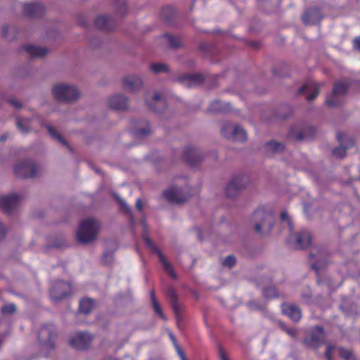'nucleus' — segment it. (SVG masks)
I'll list each match as a JSON object with an SVG mask.
<instances>
[{"mask_svg": "<svg viewBox=\"0 0 360 360\" xmlns=\"http://www.w3.org/2000/svg\"><path fill=\"white\" fill-rule=\"evenodd\" d=\"M170 338L173 340V342H175V339H174V335L172 334H170Z\"/></svg>", "mask_w": 360, "mask_h": 360, "instance_id": "63", "label": "nucleus"}, {"mask_svg": "<svg viewBox=\"0 0 360 360\" xmlns=\"http://www.w3.org/2000/svg\"><path fill=\"white\" fill-rule=\"evenodd\" d=\"M178 80L181 83L184 84L187 87L192 88L203 84L205 78L202 74H189L180 76Z\"/></svg>", "mask_w": 360, "mask_h": 360, "instance_id": "18", "label": "nucleus"}, {"mask_svg": "<svg viewBox=\"0 0 360 360\" xmlns=\"http://www.w3.org/2000/svg\"><path fill=\"white\" fill-rule=\"evenodd\" d=\"M163 37L168 39V43L170 47L177 48L181 46L180 38L179 37L170 35L169 34H165Z\"/></svg>", "mask_w": 360, "mask_h": 360, "instance_id": "39", "label": "nucleus"}, {"mask_svg": "<svg viewBox=\"0 0 360 360\" xmlns=\"http://www.w3.org/2000/svg\"><path fill=\"white\" fill-rule=\"evenodd\" d=\"M147 106L154 111L159 113L162 112L167 108L165 99L158 94H155L151 101H146Z\"/></svg>", "mask_w": 360, "mask_h": 360, "instance_id": "24", "label": "nucleus"}, {"mask_svg": "<svg viewBox=\"0 0 360 360\" xmlns=\"http://www.w3.org/2000/svg\"><path fill=\"white\" fill-rule=\"evenodd\" d=\"M176 349L178 355L181 358V360H187L184 351L175 343Z\"/></svg>", "mask_w": 360, "mask_h": 360, "instance_id": "50", "label": "nucleus"}, {"mask_svg": "<svg viewBox=\"0 0 360 360\" xmlns=\"http://www.w3.org/2000/svg\"><path fill=\"white\" fill-rule=\"evenodd\" d=\"M199 48L202 51H208V45L206 43H201L199 46Z\"/></svg>", "mask_w": 360, "mask_h": 360, "instance_id": "57", "label": "nucleus"}, {"mask_svg": "<svg viewBox=\"0 0 360 360\" xmlns=\"http://www.w3.org/2000/svg\"><path fill=\"white\" fill-rule=\"evenodd\" d=\"M8 27L7 26L4 27L3 29V32L4 35H6V33L8 32Z\"/></svg>", "mask_w": 360, "mask_h": 360, "instance_id": "61", "label": "nucleus"}, {"mask_svg": "<svg viewBox=\"0 0 360 360\" xmlns=\"http://www.w3.org/2000/svg\"><path fill=\"white\" fill-rule=\"evenodd\" d=\"M150 68L154 73L167 72L169 70L167 65L160 63L151 64Z\"/></svg>", "mask_w": 360, "mask_h": 360, "instance_id": "37", "label": "nucleus"}, {"mask_svg": "<svg viewBox=\"0 0 360 360\" xmlns=\"http://www.w3.org/2000/svg\"><path fill=\"white\" fill-rule=\"evenodd\" d=\"M71 292L72 286L70 283L58 281L53 284L50 290V297L53 301L58 302L66 297Z\"/></svg>", "mask_w": 360, "mask_h": 360, "instance_id": "11", "label": "nucleus"}, {"mask_svg": "<svg viewBox=\"0 0 360 360\" xmlns=\"http://www.w3.org/2000/svg\"><path fill=\"white\" fill-rule=\"evenodd\" d=\"M146 245L152 251L155 252L159 258L160 263L163 267L164 271L172 278H176V274L174 271L172 265L168 262L162 252L153 243L152 240L149 238L148 235H144L143 236Z\"/></svg>", "mask_w": 360, "mask_h": 360, "instance_id": "7", "label": "nucleus"}, {"mask_svg": "<svg viewBox=\"0 0 360 360\" xmlns=\"http://www.w3.org/2000/svg\"><path fill=\"white\" fill-rule=\"evenodd\" d=\"M325 341V332L322 326H316L311 328L309 335L304 340L303 343L311 348L319 347Z\"/></svg>", "mask_w": 360, "mask_h": 360, "instance_id": "5", "label": "nucleus"}, {"mask_svg": "<svg viewBox=\"0 0 360 360\" xmlns=\"http://www.w3.org/2000/svg\"><path fill=\"white\" fill-rule=\"evenodd\" d=\"M335 349V345H332L331 343H328L326 347V349L325 352V355L327 359V360H333L332 356L333 353Z\"/></svg>", "mask_w": 360, "mask_h": 360, "instance_id": "45", "label": "nucleus"}, {"mask_svg": "<svg viewBox=\"0 0 360 360\" xmlns=\"http://www.w3.org/2000/svg\"><path fill=\"white\" fill-rule=\"evenodd\" d=\"M339 355L344 360H356V356L352 351L346 349L343 347L339 349Z\"/></svg>", "mask_w": 360, "mask_h": 360, "instance_id": "40", "label": "nucleus"}, {"mask_svg": "<svg viewBox=\"0 0 360 360\" xmlns=\"http://www.w3.org/2000/svg\"><path fill=\"white\" fill-rule=\"evenodd\" d=\"M279 325H280L281 328V329H282L285 333L286 332V330H288V329H289V328H288V327H287V326H286V325H285L284 323H283V322H280V323H279Z\"/></svg>", "mask_w": 360, "mask_h": 360, "instance_id": "59", "label": "nucleus"}, {"mask_svg": "<svg viewBox=\"0 0 360 360\" xmlns=\"http://www.w3.org/2000/svg\"><path fill=\"white\" fill-rule=\"evenodd\" d=\"M161 17L169 25H172L176 16V10L172 6L164 7L161 11Z\"/></svg>", "mask_w": 360, "mask_h": 360, "instance_id": "31", "label": "nucleus"}, {"mask_svg": "<svg viewBox=\"0 0 360 360\" xmlns=\"http://www.w3.org/2000/svg\"><path fill=\"white\" fill-rule=\"evenodd\" d=\"M230 110L231 107L229 103H223L219 100H216L212 102L208 108L210 112H226Z\"/></svg>", "mask_w": 360, "mask_h": 360, "instance_id": "32", "label": "nucleus"}, {"mask_svg": "<svg viewBox=\"0 0 360 360\" xmlns=\"http://www.w3.org/2000/svg\"><path fill=\"white\" fill-rule=\"evenodd\" d=\"M99 228L98 221L94 218H88L82 221L77 233V240L83 244L92 242L96 238Z\"/></svg>", "mask_w": 360, "mask_h": 360, "instance_id": "1", "label": "nucleus"}, {"mask_svg": "<svg viewBox=\"0 0 360 360\" xmlns=\"http://www.w3.org/2000/svg\"><path fill=\"white\" fill-rule=\"evenodd\" d=\"M281 310L283 314L287 316L294 322H298L301 319V310L295 304L283 303L281 304Z\"/></svg>", "mask_w": 360, "mask_h": 360, "instance_id": "21", "label": "nucleus"}, {"mask_svg": "<svg viewBox=\"0 0 360 360\" xmlns=\"http://www.w3.org/2000/svg\"><path fill=\"white\" fill-rule=\"evenodd\" d=\"M163 197L169 202L181 204L186 202L190 195H182L181 189L174 187L163 192Z\"/></svg>", "mask_w": 360, "mask_h": 360, "instance_id": "15", "label": "nucleus"}, {"mask_svg": "<svg viewBox=\"0 0 360 360\" xmlns=\"http://www.w3.org/2000/svg\"><path fill=\"white\" fill-rule=\"evenodd\" d=\"M319 255H317L314 252H311L310 253L311 259L312 258L316 257H322L325 255V253L323 252V250H319ZM326 265V262L325 260H321L319 258H318L316 262L311 264V268L316 271V274H319V269L323 268Z\"/></svg>", "mask_w": 360, "mask_h": 360, "instance_id": "34", "label": "nucleus"}, {"mask_svg": "<svg viewBox=\"0 0 360 360\" xmlns=\"http://www.w3.org/2000/svg\"><path fill=\"white\" fill-rule=\"evenodd\" d=\"M221 133L235 142L243 143L248 138L246 131L238 124L232 126L230 123H226L221 127Z\"/></svg>", "mask_w": 360, "mask_h": 360, "instance_id": "4", "label": "nucleus"}, {"mask_svg": "<svg viewBox=\"0 0 360 360\" xmlns=\"http://www.w3.org/2000/svg\"><path fill=\"white\" fill-rule=\"evenodd\" d=\"M20 200L19 195L13 193L0 196V208L6 213L11 214L18 205Z\"/></svg>", "mask_w": 360, "mask_h": 360, "instance_id": "14", "label": "nucleus"}, {"mask_svg": "<svg viewBox=\"0 0 360 360\" xmlns=\"http://www.w3.org/2000/svg\"><path fill=\"white\" fill-rule=\"evenodd\" d=\"M8 101V103H9L11 105H13V106L15 108H16V109H20V108H22V104H21V103H20L19 101H16V100H15V99H13V98H11V99H9Z\"/></svg>", "mask_w": 360, "mask_h": 360, "instance_id": "49", "label": "nucleus"}, {"mask_svg": "<svg viewBox=\"0 0 360 360\" xmlns=\"http://www.w3.org/2000/svg\"><path fill=\"white\" fill-rule=\"evenodd\" d=\"M116 199L117 200L120 207L122 209L125 210L127 212L129 211V207L127 206V203L125 202V201L124 200H122V199H121V198H120L118 197H116Z\"/></svg>", "mask_w": 360, "mask_h": 360, "instance_id": "52", "label": "nucleus"}, {"mask_svg": "<svg viewBox=\"0 0 360 360\" xmlns=\"http://www.w3.org/2000/svg\"><path fill=\"white\" fill-rule=\"evenodd\" d=\"M112 260V253L108 252H104L103 256L102 257L103 263L105 264H108L111 263Z\"/></svg>", "mask_w": 360, "mask_h": 360, "instance_id": "47", "label": "nucleus"}, {"mask_svg": "<svg viewBox=\"0 0 360 360\" xmlns=\"http://www.w3.org/2000/svg\"><path fill=\"white\" fill-rule=\"evenodd\" d=\"M198 238H199L200 240H202L201 233H200V232H199V233H198Z\"/></svg>", "mask_w": 360, "mask_h": 360, "instance_id": "64", "label": "nucleus"}, {"mask_svg": "<svg viewBox=\"0 0 360 360\" xmlns=\"http://www.w3.org/2000/svg\"><path fill=\"white\" fill-rule=\"evenodd\" d=\"M103 360H117V359H115V358H112V357H107V358H105Z\"/></svg>", "mask_w": 360, "mask_h": 360, "instance_id": "62", "label": "nucleus"}, {"mask_svg": "<svg viewBox=\"0 0 360 360\" xmlns=\"http://www.w3.org/2000/svg\"><path fill=\"white\" fill-rule=\"evenodd\" d=\"M6 139H7V134H2V135L0 136V141H1V142L5 141Z\"/></svg>", "mask_w": 360, "mask_h": 360, "instance_id": "60", "label": "nucleus"}, {"mask_svg": "<svg viewBox=\"0 0 360 360\" xmlns=\"http://www.w3.org/2000/svg\"><path fill=\"white\" fill-rule=\"evenodd\" d=\"M165 295L169 300L172 310L177 321V324L179 325L181 320L182 309L179 303L177 294L173 288L169 287L167 289Z\"/></svg>", "mask_w": 360, "mask_h": 360, "instance_id": "16", "label": "nucleus"}, {"mask_svg": "<svg viewBox=\"0 0 360 360\" xmlns=\"http://www.w3.org/2000/svg\"><path fill=\"white\" fill-rule=\"evenodd\" d=\"M134 131L138 137H144L151 133V128L149 123L146 121H139L135 124Z\"/></svg>", "mask_w": 360, "mask_h": 360, "instance_id": "29", "label": "nucleus"}, {"mask_svg": "<svg viewBox=\"0 0 360 360\" xmlns=\"http://www.w3.org/2000/svg\"><path fill=\"white\" fill-rule=\"evenodd\" d=\"M16 311V306L13 303H10L3 306L1 311L3 314H13Z\"/></svg>", "mask_w": 360, "mask_h": 360, "instance_id": "44", "label": "nucleus"}, {"mask_svg": "<svg viewBox=\"0 0 360 360\" xmlns=\"http://www.w3.org/2000/svg\"><path fill=\"white\" fill-rule=\"evenodd\" d=\"M348 89L347 84L339 82L334 84L332 95L330 97L327 98L326 103L330 107H337L342 104L338 96L345 94Z\"/></svg>", "mask_w": 360, "mask_h": 360, "instance_id": "13", "label": "nucleus"}, {"mask_svg": "<svg viewBox=\"0 0 360 360\" xmlns=\"http://www.w3.org/2000/svg\"><path fill=\"white\" fill-rule=\"evenodd\" d=\"M248 182L249 177L248 176L243 175L234 177L226 186V195L230 198L236 197L242 190L245 188Z\"/></svg>", "mask_w": 360, "mask_h": 360, "instance_id": "10", "label": "nucleus"}, {"mask_svg": "<svg viewBox=\"0 0 360 360\" xmlns=\"http://www.w3.org/2000/svg\"><path fill=\"white\" fill-rule=\"evenodd\" d=\"M150 298L152 305L155 314H157L162 320L166 321V317L164 315L162 309L158 302V300L155 297V291L153 290L150 292Z\"/></svg>", "mask_w": 360, "mask_h": 360, "instance_id": "36", "label": "nucleus"}, {"mask_svg": "<svg viewBox=\"0 0 360 360\" xmlns=\"http://www.w3.org/2000/svg\"><path fill=\"white\" fill-rule=\"evenodd\" d=\"M316 130L313 127H307L304 130L298 131L297 126H292L289 130L288 135L290 138L301 141L304 138H311Z\"/></svg>", "mask_w": 360, "mask_h": 360, "instance_id": "19", "label": "nucleus"}, {"mask_svg": "<svg viewBox=\"0 0 360 360\" xmlns=\"http://www.w3.org/2000/svg\"><path fill=\"white\" fill-rule=\"evenodd\" d=\"M23 50L27 52L31 58L42 57L48 53L46 48L32 45H25Z\"/></svg>", "mask_w": 360, "mask_h": 360, "instance_id": "28", "label": "nucleus"}, {"mask_svg": "<svg viewBox=\"0 0 360 360\" xmlns=\"http://www.w3.org/2000/svg\"><path fill=\"white\" fill-rule=\"evenodd\" d=\"M46 128H47L48 133H49V134L50 135L51 137H52L54 139L58 140V142H60L63 145L65 146L70 150H72V148L70 147V146L65 141V140L58 133V131L54 129V127H53L51 125H47Z\"/></svg>", "mask_w": 360, "mask_h": 360, "instance_id": "35", "label": "nucleus"}, {"mask_svg": "<svg viewBox=\"0 0 360 360\" xmlns=\"http://www.w3.org/2000/svg\"><path fill=\"white\" fill-rule=\"evenodd\" d=\"M39 167L32 161L18 163L14 167V174L18 178L27 179L37 176Z\"/></svg>", "mask_w": 360, "mask_h": 360, "instance_id": "8", "label": "nucleus"}, {"mask_svg": "<svg viewBox=\"0 0 360 360\" xmlns=\"http://www.w3.org/2000/svg\"><path fill=\"white\" fill-rule=\"evenodd\" d=\"M96 307L95 300L91 298H83L79 302V312L84 314H90Z\"/></svg>", "mask_w": 360, "mask_h": 360, "instance_id": "30", "label": "nucleus"}, {"mask_svg": "<svg viewBox=\"0 0 360 360\" xmlns=\"http://www.w3.org/2000/svg\"><path fill=\"white\" fill-rule=\"evenodd\" d=\"M281 219L283 221H286L288 223L290 231H292V229H293L292 224V221H290V218L288 217V214L287 212L283 211V212H281Z\"/></svg>", "mask_w": 360, "mask_h": 360, "instance_id": "46", "label": "nucleus"}, {"mask_svg": "<svg viewBox=\"0 0 360 360\" xmlns=\"http://www.w3.org/2000/svg\"><path fill=\"white\" fill-rule=\"evenodd\" d=\"M94 23L96 28L105 32H111L115 28L113 19L106 15L98 16L95 19Z\"/></svg>", "mask_w": 360, "mask_h": 360, "instance_id": "22", "label": "nucleus"}, {"mask_svg": "<svg viewBox=\"0 0 360 360\" xmlns=\"http://www.w3.org/2000/svg\"><path fill=\"white\" fill-rule=\"evenodd\" d=\"M348 148H349V146H340L335 148L332 150V153H333V156H335L338 158H342L346 155L347 150Z\"/></svg>", "mask_w": 360, "mask_h": 360, "instance_id": "42", "label": "nucleus"}, {"mask_svg": "<svg viewBox=\"0 0 360 360\" xmlns=\"http://www.w3.org/2000/svg\"><path fill=\"white\" fill-rule=\"evenodd\" d=\"M45 8L39 3H28L23 6L24 15L30 18H39L44 14Z\"/></svg>", "mask_w": 360, "mask_h": 360, "instance_id": "20", "label": "nucleus"}, {"mask_svg": "<svg viewBox=\"0 0 360 360\" xmlns=\"http://www.w3.org/2000/svg\"><path fill=\"white\" fill-rule=\"evenodd\" d=\"M236 262V257L233 255H228L222 262V265L229 268L233 267Z\"/></svg>", "mask_w": 360, "mask_h": 360, "instance_id": "43", "label": "nucleus"}, {"mask_svg": "<svg viewBox=\"0 0 360 360\" xmlns=\"http://www.w3.org/2000/svg\"><path fill=\"white\" fill-rule=\"evenodd\" d=\"M54 98L59 101L70 102L79 98L80 94L78 89L72 85L58 84L52 89Z\"/></svg>", "mask_w": 360, "mask_h": 360, "instance_id": "3", "label": "nucleus"}, {"mask_svg": "<svg viewBox=\"0 0 360 360\" xmlns=\"http://www.w3.org/2000/svg\"><path fill=\"white\" fill-rule=\"evenodd\" d=\"M136 208L139 211H141L142 210V202H141V200L140 198H138L136 200Z\"/></svg>", "mask_w": 360, "mask_h": 360, "instance_id": "58", "label": "nucleus"}, {"mask_svg": "<svg viewBox=\"0 0 360 360\" xmlns=\"http://www.w3.org/2000/svg\"><path fill=\"white\" fill-rule=\"evenodd\" d=\"M284 148L283 144L274 141H269L265 144L266 153L269 155L281 153L283 151Z\"/></svg>", "mask_w": 360, "mask_h": 360, "instance_id": "33", "label": "nucleus"}, {"mask_svg": "<svg viewBox=\"0 0 360 360\" xmlns=\"http://www.w3.org/2000/svg\"><path fill=\"white\" fill-rule=\"evenodd\" d=\"M320 11L317 8H314L306 11L302 16V20L304 24H314L316 19L319 18Z\"/></svg>", "mask_w": 360, "mask_h": 360, "instance_id": "27", "label": "nucleus"}, {"mask_svg": "<svg viewBox=\"0 0 360 360\" xmlns=\"http://www.w3.org/2000/svg\"><path fill=\"white\" fill-rule=\"evenodd\" d=\"M353 46L356 50L360 51V36L353 39Z\"/></svg>", "mask_w": 360, "mask_h": 360, "instance_id": "51", "label": "nucleus"}, {"mask_svg": "<svg viewBox=\"0 0 360 360\" xmlns=\"http://www.w3.org/2000/svg\"><path fill=\"white\" fill-rule=\"evenodd\" d=\"M108 105L112 109L125 110L128 108L129 101L127 97L117 94L110 98Z\"/></svg>", "mask_w": 360, "mask_h": 360, "instance_id": "25", "label": "nucleus"}, {"mask_svg": "<svg viewBox=\"0 0 360 360\" xmlns=\"http://www.w3.org/2000/svg\"><path fill=\"white\" fill-rule=\"evenodd\" d=\"M112 1L115 6L117 7V12H119L122 15H124L127 13L126 0H112Z\"/></svg>", "mask_w": 360, "mask_h": 360, "instance_id": "41", "label": "nucleus"}, {"mask_svg": "<svg viewBox=\"0 0 360 360\" xmlns=\"http://www.w3.org/2000/svg\"><path fill=\"white\" fill-rule=\"evenodd\" d=\"M219 356L221 360H229L225 351L223 349L222 347L219 348Z\"/></svg>", "mask_w": 360, "mask_h": 360, "instance_id": "55", "label": "nucleus"}, {"mask_svg": "<svg viewBox=\"0 0 360 360\" xmlns=\"http://www.w3.org/2000/svg\"><path fill=\"white\" fill-rule=\"evenodd\" d=\"M285 333L292 338H295L297 335V330L293 328H289Z\"/></svg>", "mask_w": 360, "mask_h": 360, "instance_id": "53", "label": "nucleus"}, {"mask_svg": "<svg viewBox=\"0 0 360 360\" xmlns=\"http://www.w3.org/2000/svg\"><path fill=\"white\" fill-rule=\"evenodd\" d=\"M123 87L129 92L138 91L143 84V81L136 76H127L122 79Z\"/></svg>", "mask_w": 360, "mask_h": 360, "instance_id": "23", "label": "nucleus"}, {"mask_svg": "<svg viewBox=\"0 0 360 360\" xmlns=\"http://www.w3.org/2000/svg\"><path fill=\"white\" fill-rule=\"evenodd\" d=\"M183 158L184 162L188 165L194 167L201 161L202 156L198 149L192 147H186L184 151Z\"/></svg>", "mask_w": 360, "mask_h": 360, "instance_id": "17", "label": "nucleus"}, {"mask_svg": "<svg viewBox=\"0 0 360 360\" xmlns=\"http://www.w3.org/2000/svg\"><path fill=\"white\" fill-rule=\"evenodd\" d=\"M57 336L56 326L48 323L42 326L38 332V340L42 349L51 351L55 348V340Z\"/></svg>", "mask_w": 360, "mask_h": 360, "instance_id": "2", "label": "nucleus"}, {"mask_svg": "<svg viewBox=\"0 0 360 360\" xmlns=\"http://www.w3.org/2000/svg\"><path fill=\"white\" fill-rule=\"evenodd\" d=\"M336 138L339 142H343L346 138V135L342 132H338L336 134Z\"/></svg>", "mask_w": 360, "mask_h": 360, "instance_id": "56", "label": "nucleus"}, {"mask_svg": "<svg viewBox=\"0 0 360 360\" xmlns=\"http://www.w3.org/2000/svg\"><path fill=\"white\" fill-rule=\"evenodd\" d=\"M255 221L260 220V222H257L255 225V231L257 233H262V228L264 226L265 222H268L269 231H271L273 229V212L267 211L264 207H259L252 215Z\"/></svg>", "mask_w": 360, "mask_h": 360, "instance_id": "6", "label": "nucleus"}, {"mask_svg": "<svg viewBox=\"0 0 360 360\" xmlns=\"http://www.w3.org/2000/svg\"><path fill=\"white\" fill-rule=\"evenodd\" d=\"M263 295L267 299H272L278 297L277 289L274 286L264 288Z\"/></svg>", "mask_w": 360, "mask_h": 360, "instance_id": "38", "label": "nucleus"}, {"mask_svg": "<svg viewBox=\"0 0 360 360\" xmlns=\"http://www.w3.org/2000/svg\"><path fill=\"white\" fill-rule=\"evenodd\" d=\"M319 93V85L316 83H310L303 85L298 91V94H306L307 101L314 100Z\"/></svg>", "mask_w": 360, "mask_h": 360, "instance_id": "26", "label": "nucleus"}, {"mask_svg": "<svg viewBox=\"0 0 360 360\" xmlns=\"http://www.w3.org/2000/svg\"><path fill=\"white\" fill-rule=\"evenodd\" d=\"M6 233V229L5 226L0 222V240L3 239Z\"/></svg>", "mask_w": 360, "mask_h": 360, "instance_id": "54", "label": "nucleus"}, {"mask_svg": "<svg viewBox=\"0 0 360 360\" xmlns=\"http://www.w3.org/2000/svg\"><path fill=\"white\" fill-rule=\"evenodd\" d=\"M94 337L86 332H77L69 340L70 345L78 350L88 349L92 342Z\"/></svg>", "mask_w": 360, "mask_h": 360, "instance_id": "9", "label": "nucleus"}, {"mask_svg": "<svg viewBox=\"0 0 360 360\" xmlns=\"http://www.w3.org/2000/svg\"><path fill=\"white\" fill-rule=\"evenodd\" d=\"M17 128L23 133H27L29 130L22 124V120L20 117H18L16 120Z\"/></svg>", "mask_w": 360, "mask_h": 360, "instance_id": "48", "label": "nucleus"}, {"mask_svg": "<svg viewBox=\"0 0 360 360\" xmlns=\"http://www.w3.org/2000/svg\"><path fill=\"white\" fill-rule=\"evenodd\" d=\"M292 236L289 238L288 243L292 244L293 248L297 250H304L311 243V235L307 230H301L294 236L295 240L292 242Z\"/></svg>", "mask_w": 360, "mask_h": 360, "instance_id": "12", "label": "nucleus"}]
</instances>
